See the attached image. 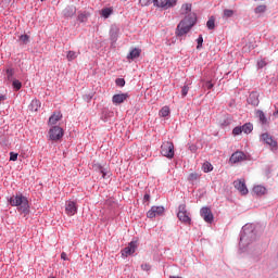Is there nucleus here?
<instances>
[{
  "mask_svg": "<svg viewBox=\"0 0 278 278\" xmlns=\"http://www.w3.org/2000/svg\"><path fill=\"white\" fill-rule=\"evenodd\" d=\"M181 14L186 17L177 26V36H186L197 23V14L192 13V4H182Z\"/></svg>",
  "mask_w": 278,
  "mask_h": 278,
  "instance_id": "nucleus-1",
  "label": "nucleus"
},
{
  "mask_svg": "<svg viewBox=\"0 0 278 278\" xmlns=\"http://www.w3.org/2000/svg\"><path fill=\"white\" fill-rule=\"evenodd\" d=\"M9 203L12 207H17V212H20V214H29V200H27V198L22 193L12 195L9 199Z\"/></svg>",
  "mask_w": 278,
  "mask_h": 278,
  "instance_id": "nucleus-2",
  "label": "nucleus"
},
{
  "mask_svg": "<svg viewBox=\"0 0 278 278\" xmlns=\"http://www.w3.org/2000/svg\"><path fill=\"white\" fill-rule=\"evenodd\" d=\"M161 154L164 157H168V160H173L175 157V144L173 141H164L161 146Z\"/></svg>",
  "mask_w": 278,
  "mask_h": 278,
  "instance_id": "nucleus-3",
  "label": "nucleus"
},
{
  "mask_svg": "<svg viewBox=\"0 0 278 278\" xmlns=\"http://www.w3.org/2000/svg\"><path fill=\"white\" fill-rule=\"evenodd\" d=\"M177 217L180 223H185V225H190V223L192 222V219L190 218V213H188V210L186 208V204H180L178 206Z\"/></svg>",
  "mask_w": 278,
  "mask_h": 278,
  "instance_id": "nucleus-4",
  "label": "nucleus"
},
{
  "mask_svg": "<svg viewBox=\"0 0 278 278\" xmlns=\"http://www.w3.org/2000/svg\"><path fill=\"white\" fill-rule=\"evenodd\" d=\"M253 131V124L245 123L243 126H237L232 129L233 136H240V134H251Z\"/></svg>",
  "mask_w": 278,
  "mask_h": 278,
  "instance_id": "nucleus-5",
  "label": "nucleus"
},
{
  "mask_svg": "<svg viewBox=\"0 0 278 278\" xmlns=\"http://www.w3.org/2000/svg\"><path fill=\"white\" fill-rule=\"evenodd\" d=\"M50 140H61L64 136V129L60 126H54L49 130Z\"/></svg>",
  "mask_w": 278,
  "mask_h": 278,
  "instance_id": "nucleus-6",
  "label": "nucleus"
},
{
  "mask_svg": "<svg viewBox=\"0 0 278 278\" xmlns=\"http://www.w3.org/2000/svg\"><path fill=\"white\" fill-rule=\"evenodd\" d=\"M136 249H138V243L136 241H131L128 243V247L122 250L123 257H129V255H134L136 253Z\"/></svg>",
  "mask_w": 278,
  "mask_h": 278,
  "instance_id": "nucleus-7",
  "label": "nucleus"
},
{
  "mask_svg": "<svg viewBox=\"0 0 278 278\" xmlns=\"http://www.w3.org/2000/svg\"><path fill=\"white\" fill-rule=\"evenodd\" d=\"M233 187L240 194H249V189L247 188V182H244V179H237L233 181Z\"/></svg>",
  "mask_w": 278,
  "mask_h": 278,
  "instance_id": "nucleus-8",
  "label": "nucleus"
},
{
  "mask_svg": "<svg viewBox=\"0 0 278 278\" xmlns=\"http://www.w3.org/2000/svg\"><path fill=\"white\" fill-rule=\"evenodd\" d=\"M165 212L164 206H152L151 210L148 211V218H155L156 216H162Z\"/></svg>",
  "mask_w": 278,
  "mask_h": 278,
  "instance_id": "nucleus-9",
  "label": "nucleus"
},
{
  "mask_svg": "<svg viewBox=\"0 0 278 278\" xmlns=\"http://www.w3.org/2000/svg\"><path fill=\"white\" fill-rule=\"evenodd\" d=\"M154 5L157 8H165V10H168V8H173L177 4V0H153Z\"/></svg>",
  "mask_w": 278,
  "mask_h": 278,
  "instance_id": "nucleus-10",
  "label": "nucleus"
},
{
  "mask_svg": "<svg viewBox=\"0 0 278 278\" xmlns=\"http://www.w3.org/2000/svg\"><path fill=\"white\" fill-rule=\"evenodd\" d=\"M247 160V154L243 152L237 151L232 153V155L229 159L230 164H240V162H244Z\"/></svg>",
  "mask_w": 278,
  "mask_h": 278,
  "instance_id": "nucleus-11",
  "label": "nucleus"
},
{
  "mask_svg": "<svg viewBox=\"0 0 278 278\" xmlns=\"http://www.w3.org/2000/svg\"><path fill=\"white\" fill-rule=\"evenodd\" d=\"M65 213L67 216H75L77 214V203L74 201H67L65 203Z\"/></svg>",
  "mask_w": 278,
  "mask_h": 278,
  "instance_id": "nucleus-12",
  "label": "nucleus"
},
{
  "mask_svg": "<svg viewBox=\"0 0 278 278\" xmlns=\"http://www.w3.org/2000/svg\"><path fill=\"white\" fill-rule=\"evenodd\" d=\"M200 214L205 223H213L214 214H212V210H210V207H202Z\"/></svg>",
  "mask_w": 278,
  "mask_h": 278,
  "instance_id": "nucleus-13",
  "label": "nucleus"
},
{
  "mask_svg": "<svg viewBox=\"0 0 278 278\" xmlns=\"http://www.w3.org/2000/svg\"><path fill=\"white\" fill-rule=\"evenodd\" d=\"M129 99L128 93H117L112 97V103L114 105H121V103H125Z\"/></svg>",
  "mask_w": 278,
  "mask_h": 278,
  "instance_id": "nucleus-14",
  "label": "nucleus"
},
{
  "mask_svg": "<svg viewBox=\"0 0 278 278\" xmlns=\"http://www.w3.org/2000/svg\"><path fill=\"white\" fill-rule=\"evenodd\" d=\"M255 116L258 118L261 125H270V117H266V113H264V111L256 110Z\"/></svg>",
  "mask_w": 278,
  "mask_h": 278,
  "instance_id": "nucleus-15",
  "label": "nucleus"
},
{
  "mask_svg": "<svg viewBox=\"0 0 278 278\" xmlns=\"http://www.w3.org/2000/svg\"><path fill=\"white\" fill-rule=\"evenodd\" d=\"M75 14H77V8H75L74 5L66 7L63 10V16H65V18H73Z\"/></svg>",
  "mask_w": 278,
  "mask_h": 278,
  "instance_id": "nucleus-16",
  "label": "nucleus"
},
{
  "mask_svg": "<svg viewBox=\"0 0 278 278\" xmlns=\"http://www.w3.org/2000/svg\"><path fill=\"white\" fill-rule=\"evenodd\" d=\"M62 119V113L61 112H54L50 118L48 124L49 125H56L58 122H60Z\"/></svg>",
  "mask_w": 278,
  "mask_h": 278,
  "instance_id": "nucleus-17",
  "label": "nucleus"
},
{
  "mask_svg": "<svg viewBox=\"0 0 278 278\" xmlns=\"http://www.w3.org/2000/svg\"><path fill=\"white\" fill-rule=\"evenodd\" d=\"M141 53H142V50L135 48L127 55V60H136L137 58H140Z\"/></svg>",
  "mask_w": 278,
  "mask_h": 278,
  "instance_id": "nucleus-18",
  "label": "nucleus"
},
{
  "mask_svg": "<svg viewBox=\"0 0 278 278\" xmlns=\"http://www.w3.org/2000/svg\"><path fill=\"white\" fill-rule=\"evenodd\" d=\"M40 105L41 103L39 102V100H33L28 105V110L30 112H38V110H40Z\"/></svg>",
  "mask_w": 278,
  "mask_h": 278,
  "instance_id": "nucleus-19",
  "label": "nucleus"
},
{
  "mask_svg": "<svg viewBox=\"0 0 278 278\" xmlns=\"http://www.w3.org/2000/svg\"><path fill=\"white\" fill-rule=\"evenodd\" d=\"M253 192H254V194H256L257 197H262V195H264V194H266V187H264V186H255L254 188H253Z\"/></svg>",
  "mask_w": 278,
  "mask_h": 278,
  "instance_id": "nucleus-20",
  "label": "nucleus"
},
{
  "mask_svg": "<svg viewBox=\"0 0 278 278\" xmlns=\"http://www.w3.org/2000/svg\"><path fill=\"white\" fill-rule=\"evenodd\" d=\"M199 179H201V174L194 172L189 174L188 176V181H190L191 184H194V181H199Z\"/></svg>",
  "mask_w": 278,
  "mask_h": 278,
  "instance_id": "nucleus-21",
  "label": "nucleus"
},
{
  "mask_svg": "<svg viewBox=\"0 0 278 278\" xmlns=\"http://www.w3.org/2000/svg\"><path fill=\"white\" fill-rule=\"evenodd\" d=\"M77 55H79V52H75V51H67V62H73V60H77Z\"/></svg>",
  "mask_w": 278,
  "mask_h": 278,
  "instance_id": "nucleus-22",
  "label": "nucleus"
},
{
  "mask_svg": "<svg viewBox=\"0 0 278 278\" xmlns=\"http://www.w3.org/2000/svg\"><path fill=\"white\" fill-rule=\"evenodd\" d=\"M168 114H170V109L168 106H163L159 112V115L162 116L163 118H166Z\"/></svg>",
  "mask_w": 278,
  "mask_h": 278,
  "instance_id": "nucleus-23",
  "label": "nucleus"
},
{
  "mask_svg": "<svg viewBox=\"0 0 278 278\" xmlns=\"http://www.w3.org/2000/svg\"><path fill=\"white\" fill-rule=\"evenodd\" d=\"M202 169H203L204 173H212V170H214V166H212V163L205 162L202 165Z\"/></svg>",
  "mask_w": 278,
  "mask_h": 278,
  "instance_id": "nucleus-24",
  "label": "nucleus"
},
{
  "mask_svg": "<svg viewBox=\"0 0 278 278\" xmlns=\"http://www.w3.org/2000/svg\"><path fill=\"white\" fill-rule=\"evenodd\" d=\"M112 9L111 8H105L101 10V16H103V18H110L111 14H112Z\"/></svg>",
  "mask_w": 278,
  "mask_h": 278,
  "instance_id": "nucleus-25",
  "label": "nucleus"
},
{
  "mask_svg": "<svg viewBox=\"0 0 278 278\" xmlns=\"http://www.w3.org/2000/svg\"><path fill=\"white\" fill-rule=\"evenodd\" d=\"M88 16H90V14H88L87 12H79L78 13V21L80 23H86V21H88Z\"/></svg>",
  "mask_w": 278,
  "mask_h": 278,
  "instance_id": "nucleus-26",
  "label": "nucleus"
},
{
  "mask_svg": "<svg viewBox=\"0 0 278 278\" xmlns=\"http://www.w3.org/2000/svg\"><path fill=\"white\" fill-rule=\"evenodd\" d=\"M265 144H267L271 151H277V140L265 141Z\"/></svg>",
  "mask_w": 278,
  "mask_h": 278,
  "instance_id": "nucleus-27",
  "label": "nucleus"
},
{
  "mask_svg": "<svg viewBox=\"0 0 278 278\" xmlns=\"http://www.w3.org/2000/svg\"><path fill=\"white\" fill-rule=\"evenodd\" d=\"M255 14H264V12H266V5L265 4H261L258 5L255 10H254Z\"/></svg>",
  "mask_w": 278,
  "mask_h": 278,
  "instance_id": "nucleus-28",
  "label": "nucleus"
},
{
  "mask_svg": "<svg viewBox=\"0 0 278 278\" xmlns=\"http://www.w3.org/2000/svg\"><path fill=\"white\" fill-rule=\"evenodd\" d=\"M207 29H214L216 27L214 17H210V20L206 22Z\"/></svg>",
  "mask_w": 278,
  "mask_h": 278,
  "instance_id": "nucleus-29",
  "label": "nucleus"
},
{
  "mask_svg": "<svg viewBox=\"0 0 278 278\" xmlns=\"http://www.w3.org/2000/svg\"><path fill=\"white\" fill-rule=\"evenodd\" d=\"M20 41L22 45H29V36L28 35H21L20 36Z\"/></svg>",
  "mask_w": 278,
  "mask_h": 278,
  "instance_id": "nucleus-30",
  "label": "nucleus"
},
{
  "mask_svg": "<svg viewBox=\"0 0 278 278\" xmlns=\"http://www.w3.org/2000/svg\"><path fill=\"white\" fill-rule=\"evenodd\" d=\"M12 86L15 90H21V88H23V84L21 83V80H13Z\"/></svg>",
  "mask_w": 278,
  "mask_h": 278,
  "instance_id": "nucleus-31",
  "label": "nucleus"
},
{
  "mask_svg": "<svg viewBox=\"0 0 278 278\" xmlns=\"http://www.w3.org/2000/svg\"><path fill=\"white\" fill-rule=\"evenodd\" d=\"M224 16L226 18H231V16H233V10H229V9L224 10Z\"/></svg>",
  "mask_w": 278,
  "mask_h": 278,
  "instance_id": "nucleus-32",
  "label": "nucleus"
},
{
  "mask_svg": "<svg viewBox=\"0 0 278 278\" xmlns=\"http://www.w3.org/2000/svg\"><path fill=\"white\" fill-rule=\"evenodd\" d=\"M190 90V87H188V85H185L181 89V96L182 97H187L188 96V92Z\"/></svg>",
  "mask_w": 278,
  "mask_h": 278,
  "instance_id": "nucleus-33",
  "label": "nucleus"
},
{
  "mask_svg": "<svg viewBox=\"0 0 278 278\" xmlns=\"http://www.w3.org/2000/svg\"><path fill=\"white\" fill-rule=\"evenodd\" d=\"M13 76H14V70H12V68L7 70V77H8L9 81L12 80Z\"/></svg>",
  "mask_w": 278,
  "mask_h": 278,
  "instance_id": "nucleus-34",
  "label": "nucleus"
},
{
  "mask_svg": "<svg viewBox=\"0 0 278 278\" xmlns=\"http://www.w3.org/2000/svg\"><path fill=\"white\" fill-rule=\"evenodd\" d=\"M18 160V153L10 152V161L16 162Z\"/></svg>",
  "mask_w": 278,
  "mask_h": 278,
  "instance_id": "nucleus-35",
  "label": "nucleus"
},
{
  "mask_svg": "<svg viewBox=\"0 0 278 278\" xmlns=\"http://www.w3.org/2000/svg\"><path fill=\"white\" fill-rule=\"evenodd\" d=\"M115 84L116 86H119V88H123L125 86V80L123 78H117Z\"/></svg>",
  "mask_w": 278,
  "mask_h": 278,
  "instance_id": "nucleus-36",
  "label": "nucleus"
},
{
  "mask_svg": "<svg viewBox=\"0 0 278 278\" xmlns=\"http://www.w3.org/2000/svg\"><path fill=\"white\" fill-rule=\"evenodd\" d=\"M261 140H273V137L270 135H268V132H264L261 136Z\"/></svg>",
  "mask_w": 278,
  "mask_h": 278,
  "instance_id": "nucleus-37",
  "label": "nucleus"
},
{
  "mask_svg": "<svg viewBox=\"0 0 278 278\" xmlns=\"http://www.w3.org/2000/svg\"><path fill=\"white\" fill-rule=\"evenodd\" d=\"M100 173H101V175H102V179H105L106 177H110L109 173L105 172V169L102 168V167H100Z\"/></svg>",
  "mask_w": 278,
  "mask_h": 278,
  "instance_id": "nucleus-38",
  "label": "nucleus"
},
{
  "mask_svg": "<svg viewBox=\"0 0 278 278\" xmlns=\"http://www.w3.org/2000/svg\"><path fill=\"white\" fill-rule=\"evenodd\" d=\"M118 37V31L111 30V38L115 42L116 38Z\"/></svg>",
  "mask_w": 278,
  "mask_h": 278,
  "instance_id": "nucleus-39",
  "label": "nucleus"
},
{
  "mask_svg": "<svg viewBox=\"0 0 278 278\" xmlns=\"http://www.w3.org/2000/svg\"><path fill=\"white\" fill-rule=\"evenodd\" d=\"M203 46V36H199V38H198V47H197V49H201V47Z\"/></svg>",
  "mask_w": 278,
  "mask_h": 278,
  "instance_id": "nucleus-40",
  "label": "nucleus"
},
{
  "mask_svg": "<svg viewBox=\"0 0 278 278\" xmlns=\"http://www.w3.org/2000/svg\"><path fill=\"white\" fill-rule=\"evenodd\" d=\"M257 66H258V68H264V66H266V60H260L257 62Z\"/></svg>",
  "mask_w": 278,
  "mask_h": 278,
  "instance_id": "nucleus-41",
  "label": "nucleus"
},
{
  "mask_svg": "<svg viewBox=\"0 0 278 278\" xmlns=\"http://www.w3.org/2000/svg\"><path fill=\"white\" fill-rule=\"evenodd\" d=\"M205 88H206L207 90H212V89L214 88V84H212V81H206V83H205Z\"/></svg>",
  "mask_w": 278,
  "mask_h": 278,
  "instance_id": "nucleus-42",
  "label": "nucleus"
},
{
  "mask_svg": "<svg viewBox=\"0 0 278 278\" xmlns=\"http://www.w3.org/2000/svg\"><path fill=\"white\" fill-rule=\"evenodd\" d=\"M141 268H142V270H151V265L143 264V265H141Z\"/></svg>",
  "mask_w": 278,
  "mask_h": 278,
  "instance_id": "nucleus-43",
  "label": "nucleus"
},
{
  "mask_svg": "<svg viewBox=\"0 0 278 278\" xmlns=\"http://www.w3.org/2000/svg\"><path fill=\"white\" fill-rule=\"evenodd\" d=\"M61 260H64V261H67V260H68V256H66V253H65V252H62V253H61Z\"/></svg>",
  "mask_w": 278,
  "mask_h": 278,
  "instance_id": "nucleus-44",
  "label": "nucleus"
},
{
  "mask_svg": "<svg viewBox=\"0 0 278 278\" xmlns=\"http://www.w3.org/2000/svg\"><path fill=\"white\" fill-rule=\"evenodd\" d=\"M151 195L149 193H146L143 197V201H150Z\"/></svg>",
  "mask_w": 278,
  "mask_h": 278,
  "instance_id": "nucleus-45",
  "label": "nucleus"
},
{
  "mask_svg": "<svg viewBox=\"0 0 278 278\" xmlns=\"http://www.w3.org/2000/svg\"><path fill=\"white\" fill-rule=\"evenodd\" d=\"M189 149H190V151H192L194 153V151H197V146L191 144V146H189Z\"/></svg>",
  "mask_w": 278,
  "mask_h": 278,
  "instance_id": "nucleus-46",
  "label": "nucleus"
},
{
  "mask_svg": "<svg viewBox=\"0 0 278 278\" xmlns=\"http://www.w3.org/2000/svg\"><path fill=\"white\" fill-rule=\"evenodd\" d=\"M5 99H8L5 96H0V103H1L2 101H5Z\"/></svg>",
  "mask_w": 278,
  "mask_h": 278,
  "instance_id": "nucleus-47",
  "label": "nucleus"
}]
</instances>
